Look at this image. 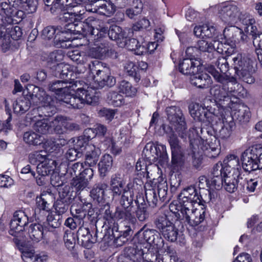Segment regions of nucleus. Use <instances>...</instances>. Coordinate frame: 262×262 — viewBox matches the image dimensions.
<instances>
[{
    "label": "nucleus",
    "mask_w": 262,
    "mask_h": 262,
    "mask_svg": "<svg viewBox=\"0 0 262 262\" xmlns=\"http://www.w3.org/2000/svg\"><path fill=\"white\" fill-rule=\"evenodd\" d=\"M216 65L222 74H220L213 67L209 68L208 71L217 82L222 84V88L214 87L211 89V93L213 95L215 101L222 107H230L229 104L231 101V98L244 97L246 94V91L237 82L234 77L226 74L229 66L226 58L223 56L219 57L216 62Z\"/></svg>",
    "instance_id": "1"
},
{
    "label": "nucleus",
    "mask_w": 262,
    "mask_h": 262,
    "mask_svg": "<svg viewBox=\"0 0 262 262\" xmlns=\"http://www.w3.org/2000/svg\"><path fill=\"white\" fill-rule=\"evenodd\" d=\"M60 18L68 23L63 29L57 27L55 35V43L62 48L69 47L71 45L69 42L75 38L73 36L75 31L84 36L89 37L91 40H99L105 36L107 32V29L102 23L95 19L93 17H89L84 21L77 24H74V22L80 19L68 20L63 18V15Z\"/></svg>",
    "instance_id": "2"
},
{
    "label": "nucleus",
    "mask_w": 262,
    "mask_h": 262,
    "mask_svg": "<svg viewBox=\"0 0 262 262\" xmlns=\"http://www.w3.org/2000/svg\"><path fill=\"white\" fill-rule=\"evenodd\" d=\"M71 83L67 79L56 80L49 84V89L57 95V100L61 104H66L69 108H80L85 104H93L98 101L99 96L95 89L91 87L78 88L72 94L74 89Z\"/></svg>",
    "instance_id": "3"
},
{
    "label": "nucleus",
    "mask_w": 262,
    "mask_h": 262,
    "mask_svg": "<svg viewBox=\"0 0 262 262\" xmlns=\"http://www.w3.org/2000/svg\"><path fill=\"white\" fill-rule=\"evenodd\" d=\"M199 123L190 128L188 133L190 147L194 155L204 152L210 158L216 157L219 154V142L214 136L208 135L205 139Z\"/></svg>",
    "instance_id": "4"
},
{
    "label": "nucleus",
    "mask_w": 262,
    "mask_h": 262,
    "mask_svg": "<svg viewBox=\"0 0 262 262\" xmlns=\"http://www.w3.org/2000/svg\"><path fill=\"white\" fill-rule=\"evenodd\" d=\"M210 9L228 25L231 26L240 21L246 27L255 23V20L251 16L246 13H242L236 5L229 3L216 5L211 7Z\"/></svg>",
    "instance_id": "5"
},
{
    "label": "nucleus",
    "mask_w": 262,
    "mask_h": 262,
    "mask_svg": "<svg viewBox=\"0 0 262 262\" xmlns=\"http://www.w3.org/2000/svg\"><path fill=\"white\" fill-rule=\"evenodd\" d=\"M180 203L184 205L181 211L186 213L187 217H191V223H201L205 217L203 209L199 210L194 208V204L200 203V196L194 187L190 186L184 189L179 195Z\"/></svg>",
    "instance_id": "6"
},
{
    "label": "nucleus",
    "mask_w": 262,
    "mask_h": 262,
    "mask_svg": "<svg viewBox=\"0 0 262 262\" xmlns=\"http://www.w3.org/2000/svg\"><path fill=\"white\" fill-rule=\"evenodd\" d=\"M241 166L238 157L235 155L227 156L224 160V188L228 192H233L236 189L240 176Z\"/></svg>",
    "instance_id": "7"
},
{
    "label": "nucleus",
    "mask_w": 262,
    "mask_h": 262,
    "mask_svg": "<svg viewBox=\"0 0 262 262\" xmlns=\"http://www.w3.org/2000/svg\"><path fill=\"white\" fill-rule=\"evenodd\" d=\"M33 88L31 98L33 103L39 105L38 107L33 110L34 114L37 112H42L45 116H50L56 112L55 101L51 97L46 95L42 89L33 85H29L27 89L30 90Z\"/></svg>",
    "instance_id": "8"
},
{
    "label": "nucleus",
    "mask_w": 262,
    "mask_h": 262,
    "mask_svg": "<svg viewBox=\"0 0 262 262\" xmlns=\"http://www.w3.org/2000/svg\"><path fill=\"white\" fill-rule=\"evenodd\" d=\"M241 161L243 169L252 171L262 168V147L252 146L246 149L242 154Z\"/></svg>",
    "instance_id": "9"
},
{
    "label": "nucleus",
    "mask_w": 262,
    "mask_h": 262,
    "mask_svg": "<svg viewBox=\"0 0 262 262\" xmlns=\"http://www.w3.org/2000/svg\"><path fill=\"white\" fill-rule=\"evenodd\" d=\"M235 73L239 79L247 83H253L254 78L252 76V61L248 57L238 54L232 58Z\"/></svg>",
    "instance_id": "10"
},
{
    "label": "nucleus",
    "mask_w": 262,
    "mask_h": 262,
    "mask_svg": "<svg viewBox=\"0 0 262 262\" xmlns=\"http://www.w3.org/2000/svg\"><path fill=\"white\" fill-rule=\"evenodd\" d=\"M151 253L144 252L141 243L134 244L124 249L123 253L119 257L118 262H151Z\"/></svg>",
    "instance_id": "11"
},
{
    "label": "nucleus",
    "mask_w": 262,
    "mask_h": 262,
    "mask_svg": "<svg viewBox=\"0 0 262 262\" xmlns=\"http://www.w3.org/2000/svg\"><path fill=\"white\" fill-rule=\"evenodd\" d=\"M143 154L149 161L157 162L161 166H164L168 163V155L166 147L163 144H157L148 143L145 145Z\"/></svg>",
    "instance_id": "12"
},
{
    "label": "nucleus",
    "mask_w": 262,
    "mask_h": 262,
    "mask_svg": "<svg viewBox=\"0 0 262 262\" xmlns=\"http://www.w3.org/2000/svg\"><path fill=\"white\" fill-rule=\"evenodd\" d=\"M166 112L172 129H175L181 138H185L186 123L182 111L176 106H171L167 107Z\"/></svg>",
    "instance_id": "13"
},
{
    "label": "nucleus",
    "mask_w": 262,
    "mask_h": 262,
    "mask_svg": "<svg viewBox=\"0 0 262 262\" xmlns=\"http://www.w3.org/2000/svg\"><path fill=\"white\" fill-rule=\"evenodd\" d=\"M155 224L157 228L166 239L171 242L177 240L178 230L170 221L168 216L163 215L159 216Z\"/></svg>",
    "instance_id": "14"
},
{
    "label": "nucleus",
    "mask_w": 262,
    "mask_h": 262,
    "mask_svg": "<svg viewBox=\"0 0 262 262\" xmlns=\"http://www.w3.org/2000/svg\"><path fill=\"white\" fill-rule=\"evenodd\" d=\"M95 71L96 74L94 76V80L99 86H112L115 84L116 79L111 75L110 70L105 63L96 61Z\"/></svg>",
    "instance_id": "15"
},
{
    "label": "nucleus",
    "mask_w": 262,
    "mask_h": 262,
    "mask_svg": "<svg viewBox=\"0 0 262 262\" xmlns=\"http://www.w3.org/2000/svg\"><path fill=\"white\" fill-rule=\"evenodd\" d=\"M95 19V18H94ZM96 20H97L96 19ZM98 20L100 21L102 23L103 26L106 28L107 29V32L105 34V36H104L103 37L100 38L99 40H93L95 42H99L102 40V39L105 37L106 36V34H108L109 37L113 40H115L116 41L118 45L121 48L125 47V37L126 36L128 33H132L131 30L129 28H126L123 31L122 30V28L120 27L114 25L110 27V30L108 31V28L106 27L104 23L100 20L98 19Z\"/></svg>",
    "instance_id": "16"
},
{
    "label": "nucleus",
    "mask_w": 262,
    "mask_h": 262,
    "mask_svg": "<svg viewBox=\"0 0 262 262\" xmlns=\"http://www.w3.org/2000/svg\"><path fill=\"white\" fill-rule=\"evenodd\" d=\"M28 222V217L24 211L18 210L15 212L10 223L9 233L13 236H16L17 233L24 230L25 226Z\"/></svg>",
    "instance_id": "17"
},
{
    "label": "nucleus",
    "mask_w": 262,
    "mask_h": 262,
    "mask_svg": "<svg viewBox=\"0 0 262 262\" xmlns=\"http://www.w3.org/2000/svg\"><path fill=\"white\" fill-rule=\"evenodd\" d=\"M168 141L171 149L172 164L176 166L181 165L184 160L183 149L180 145L176 135L173 132L169 135Z\"/></svg>",
    "instance_id": "18"
},
{
    "label": "nucleus",
    "mask_w": 262,
    "mask_h": 262,
    "mask_svg": "<svg viewBox=\"0 0 262 262\" xmlns=\"http://www.w3.org/2000/svg\"><path fill=\"white\" fill-rule=\"evenodd\" d=\"M71 211L74 215V218H68L65 222L64 225L73 230L76 228L78 225H80L81 223H83V220L87 214V211L81 206L76 207L75 205L72 206Z\"/></svg>",
    "instance_id": "19"
},
{
    "label": "nucleus",
    "mask_w": 262,
    "mask_h": 262,
    "mask_svg": "<svg viewBox=\"0 0 262 262\" xmlns=\"http://www.w3.org/2000/svg\"><path fill=\"white\" fill-rule=\"evenodd\" d=\"M254 24L245 27L244 30L252 37L253 45L256 49L257 58L262 67V34L258 33L257 28Z\"/></svg>",
    "instance_id": "20"
},
{
    "label": "nucleus",
    "mask_w": 262,
    "mask_h": 262,
    "mask_svg": "<svg viewBox=\"0 0 262 262\" xmlns=\"http://www.w3.org/2000/svg\"><path fill=\"white\" fill-rule=\"evenodd\" d=\"M53 196L51 192H43L39 196L36 197L37 208L35 210V214L39 211L42 213H49L51 210V204L53 202Z\"/></svg>",
    "instance_id": "21"
},
{
    "label": "nucleus",
    "mask_w": 262,
    "mask_h": 262,
    "mask_svg": "<svg viewBox=\"0 0 262 262\" xmlns=\"http://www.w3.org/2000/svg\"><path fill=\"white\" fill-rule=\"evenodd\" d=\"M223 165L218 163L213 167L210 180V189H220L224 182Z\"/></svg>",
    "instance_id": "22"
},
{
    "label": "nucleus",
    "mask_w": 262,
    "mask_h": 262,
    "mask_svg": "<svg viewBox=\"0 0 262 262\" xmlns=\"http://www.w3.org/2000/svg\"><path fill=\"white\" fill-rule=\"evenodd\" d=\"M51 70L54 76L61 79L74 80L76 77L71 67L63 62L57 63L56 66L52 67Z\"/></svg>",
    "instance_id": "23"
},
{
    "label": "nucleus",
    "mask_w": 262,
    "mask_h": 262,
    "mask_svg": "<svg viewBox=\"0 0 262 262\" xmlns=\"http://www.w3.org/2000/svg\"><path fill=\"white\" fill-rule=\"evenodd\" d=\"M21 257L24 262H46L48 255L45 252L36 253L33 249H23Z\"/></svg>",
    "instance_id": "24"
},
{
    "label": "nucleus",
    "mask_w": 262,
    "mask_h": 262,
    "mask_svg": "<svg viewBox=\"0 0 262 262\" xmlns=\"http://www.w3.org/2000/svg\"><path fill=\"white\" fill-rule=\"evenodd\" d=\"M144 226L138 232V234L143 238L145 242L150 245L154 244L158 246L163 240L160 237L159 234L155 229H145Z\"/></svg>",
    "instance_id": "25"
},
{
    "label": "nucleus",
    "mask_w": 262,
    "mask_h": 262,
    "mask_svg": "<svg viewBox=\"0 0 262 262\" xmlns=\"http://www.w3.org/2000/svg\"><path fill=\"white\" fill-rule=\"evenodd\" d=\"M190 76L191 83L198 88H205L209 86L211 83L210 77L207 73L200 72V70Z\"/></svg>",
    "instance_id": "26"
},
{
    "label": "nucleus",
    "mask_w": 262,
    "mask_h": 262,
    "mask_svg": "<svg viewBox=\"0 0 262 262\" xmlns=\"http://www.w3.org/2000/svg\"><path fill=\"white\" fill-rule=\"evenodd\" d=\"M207 111V108L198 104L193 105L192 106L189 107V112L191 116L194 120L199 121H204L205 119H207L208 121H210L209 119L210 117L209 115L214 113V112H211L210 110H209L208 113Z\"/></svg>",
    "instance_id": "27"
},
{
    "label": "nucleus",
    "mask_w": 262,
    "mask_h": 262,
    "mask_svg": "<svg viewBox=\"0 0 262 262\" xmlns=\"http://www.w3.org/2000/svg\"><path fill=\"white\" fill-rule=\"evenodd\" d=\"M193 32L195 36L199 37L211 38L217 36L215 27L210 24L196 26L194 28Z\"/></svg>",
    "instance_id": "28"
},
{
    "label": "nucleus",
    "mask_w": 262,
    "mask_h": 262,
    "mask_svg": "<svg viewBox=\"0 0 262 262\" xmlns=\"http://www.w3.org/2000/svg\"><path fill=\"white\" fill-rule=\"evenodd\" d=\"M85 151V162L90 166L95 165L101 154V150L99 147H96L93 144H90L84 147Z\"/></svg>",
    "instance_id": "29"
},
{
    "label": "nucleus",
    "mask_w": 262,
    "mask_h": 262,
    "mask_svg": "<svg viewBox=\"0 0 262 262\" xmlns=\"http://www.w3.org/2000/svg\"><path fill=\"white\" fill-rule=\"evenodd\" d=\"M202 67L190 59H184L179 64L180 71L184 75H191L201 70Z\"/></svg>",
    "instance_id": "30"
},
{
    "label": "nucleus",
    "mask_w": 262,
    "mask_h": 262,
    "mask_svg": "<svg viewBox=\"0 0 262 262\" xmlns=\"http://www.w3.org/2000/svg\"><path fill=\"white\" fill-rule=\"evenodd\" d=\"M234 108L232 112L234 118L240 122L248 121L250 114L249 108L247 106L243 104H236L234 105Z\"/></svg>",
    "instance_id": "31"
},
{
    "label": "nucleus",
    "mask_w": 262,
    "mask_h": 262,
    "mask_svg": "<svg viewBox=\"0 0 262 262\" xmlns=\"http://www.w3.org/2000/svg\"><path fill=\"white\" fill-rule=\"evenodd\" d=\"M23 5V0H8L7 2H2L0 6L3 13L7 16H11L15 12L20 9Z\"/></svg>",
    "instance_id": "32"
},
{
    "label": "nucleus",
    "mask_w": 262,
    "mask_h": 262,
    "mask_svg": "<svg viewBox=\"0 0 262 262\" xmlns=\"http://www.w3.org/2000/svg\"><path fill=\"white\" fill-rule=\"evenodd\" d=\"M184 205L182 204L179 201V204L177 203H174L172 202L169 205V209L170 211L173 213L180 220H185L190 225L192 226H195L199 224L200 223H195L194 221V223H191V221H193L191 220V217H187V214L184 213L181 211L182 209L184 208Z\"/></svg>",
    "instance_id": "33"
},
{
    "label": "nucleus",
    "mask_w": 262,
    "mask_h": 262,
    "mask_svg": "<svg viewBox=\"0 0 262 262\" xmlns=\"http://www.w3.org/2000/svg\"><path fill=\"white\" fill-rule=\"evenodd\" d=\"M124 184L120 174H115L112 176L110 185L114 197L119 196L123 193V189L125 188L124 187Z\"/></svg>",
    "instance_id": "34"
},
{
    "label": "nucleus",
    "mask_w": 262,
    "mask_h": 262,
    "mask_svg": "<svg viewBox=\"0 0 262 262\" xmlns=\"http://www.w3.org/2000/svg\"><path fill=\"white\" fill-rule=\"evenodd\" d=\"M114 222L120 220L128 221L134 224L136 222V218L132 213L131 208L123 207V208H117L114 213Z\"/></svg>",
    "instance_id": "35"
},
{
    "label": "nucleus",
    "mask_w": 262,
    "mask_h": 262,
    "mask_svg": "<svg viewBox=\"0 0 262 262\" xmlns=\"http://www.w3.org/2000/svg\"><path fill=\"white\" fill-rule=\"evenodd\" d=\"M56 165L57 163L55 160L48 159L37 165V173L39 175L48 176L54 171Z\"/></svg>",
    "instance_id": "36"
},
{
    "label": "nucleus",
    "mask_w": 262,
    "mask_h": 262,
    "mask_svg": "<svg viewBox=\"0 0 262 262\" xmlns=\"http://www.w3.org/2000/svg\"><path fill=\"white\" fill-rule=\"evenodd\" d=\"M113 163V158L109 154H105L102 156L98 163V170L101 177H105L111 170Z\"/></svg>",
    "instance_id": "37"
},
{
    "label": "nucleus",
    "mask_w": 262,
    "mask_h": 262,
    "mask_svg": "<svg viewBox=\"0 0 262 262\" xmlns=\"http://www.w3.org/2000/svg\"><path fill=\"white\" fill-rule=\"evenodd\" d=\"M90 6L85 7L86 11L89 12H95L101 15L107 16H111L115 11L114 6L106 2L103 3L99 6H97L93 8H90Z\"/></svg>",
    "instance_id": "38"
},
{
    "label": "nucleus",
    "mask_w": 262,
    "mask_h": 262,
    "mask_svg": "<svg viewBox=\"0 0 262 262\" xmlns=\"http://www.w3.org/2000/svg\"><path fill=\"white\" fill-rule=\"evenodd\" d=\"M130 33L127 34L125 37V46L128 50L134 51L137 55L143 54L146 51V49L143 43H139L138 40L135 38L127 39Z\"/></svg>",
    "instance_id": "39"
},
{
    "label": "nucleus",
    "mask_w": 262,
    "mask_h": 262,
    "mask_svg": "<svg viewBox=\"0 0 262 262\" xmlns=\"http://www.w3.org/2000/svg\"><path fill=\"white\" fill-rule=\"evenodd\" d=\"M30 101L24 96L17 98L13 103L14 112L17 114H24L29 110Z\"/></svg>",
    "instance_id": "40"
},
{
    "label": "nucleus",
    "mask_w": 262,
    "mask_h": 262,
    "mask_svg": "<svg viewBox=\"0 0 262 262\" xmlns=\"http://www.w3.org/2000/svg\"><path fill=\"white\" fill-rule=\"evenodd\" d=\"M43 227L39 224H31L29 228L30 238L34 242H38L43 237Z\"/></svg>",
    "instance_id": "41"
},
{
    "label": "nucleus",
    "mask_w": 262,
    "mask_h": 262,
    "mask_svg": "<svg viewBox=\"0 0 262 262\" xmlns=\"http://www.w3.org/2000/svg\"><path fill=\"white\" fill-rule=\"evenodd\" d=\"M118 90L119 93L126 97H132L136 95L137 90L132 84L126 80H122L118 84Z\"/></svg>",
    "instance_id": "42"
},
{
    "label": "nucleus",
    "mask_w": 262,
    "mask_h": 262,
    "mask_svg": "<svg viewBox=\"0 0 262 262\" xmlns=\"http://www.w3.org/2000/svg\"><path fill=\"white\" fill-rule=\"evenodd\" d=\"M34 129L41 134L53 132L52 125L50 124V119L49 118H43L37 121L34 125Z\"/></svg>",
    "instance_id": "43"
},
{
    "label": "nucleus",
    "mask_w": 262,
    "mask_h": 262,
    "mask_svg": "<svg viewBox=\"0 0 262 262\" xmlns=\"http://www.w3.org/2000/svg\"><path fill=\"white\" fill-rule=\"evenodd\" d=\"M24 141L29 145H37L42 143L43 138L32 131L26 132L24 135Z\"/></svg>",
    "instance_id": "44"
},
{
    "label": "nucleus",
    "mask_w": 262,
    "mask_h": 262,
    "mask_svg": "<svg viewBox=\"0 0 262 262\" xmlns=\"http://www.w3.org/2000/svg\"><path fill=\"white\" fill-rule=\"evenodd\" d=\"M107 188V185L105 183L99 184L91 191V196L94 200L100 202L105 199L104 192Z\"/></svg>",
    "instance_id": "45"
},
{
    "label": "nucleus",
    "mask_w": 262,
    "mask_h": 262,
    "mask_svg": "<svg viewBox=\"0 0 262 262\" xmlns=\"http://www.w3.org/2000/svg\"><path fill=\"white\" fill-rule=\"evenodd\" d=\"M124 71L128 75L134 78L136 82L140 80V70L138 66L132 61H127L124 65Z\"/></svg>",
    "instance_id": "46"
},
{
    "label": "nucleus",
    "mask_w": 262,
    "mask_h": 262,
    "mask_svg": "<svg viewBox=\"0 0 262 262\" xmlns=\"http://www.w3.org/2000/svg\"><path fill=\"white\" fill-rule=\"evenodd\" d=\"M63 58V55L61 50L54 51L50 53L47 59L48 66L52 70V67L60 63Z\"/></svg>",
    "instance_id": "47"
},
{
    "label": "nucleus",
    "mask_w": 262,
    "mask_h": 262,
    "mask_svg": "<svg viewBox=\"0 0 262 262\" xmlns=\"http://www.w3.org/2000/svg\"><path fill=\"white\" fill-rule=\"evenodd\" d=\"M134 7L133 8L127 9L125 14L129 18L133 19L140 14L143 9V5L141 0H135L133 2Z\"/></svg>",
    "instance_id": "48"
},
{
    "label": "nucleus",
    "mask_w": 262,
    "mask_h": 262,
    "mask_svg": "<svg viewBox=\"0 0 262 262\" xmlns=\"http://www.w3.org/2000/svg\"><path fill=\"white\" fill-rule=\"evenodd\" d=\"M68 56L77 64H84L88 61L89 59V57L84 53H81L78 50L69 52Z\"/></svg>",
    "instance_id": "49"
},
{
    "label": "nucleus",
    "mask_w": 262,
    "mask_h": 262,
    "mask_svg": "<svg viewBox=\"0 0 262 262\" xmlns=\"http://www.w3.org/2000/svg\"><path fill=\"white\" fill-rule=\"evenodd\" d=\"M77 235L84 244L94 243L96 241V239L92 237L89 229L87 228L80 227L77 231Z\"/></svg>",
    "instance_id": "50"
},
{
    "label": "nucleus",
    "mask_w": 262,
    "mask_h": 262,
    "mask_svg": "<svg viewBox=\"0 0 262 262\" xmlns=\"http://www.w3.org/2000/svg\"><path fill=\"white\" fill-rule=\"evenodd\" d=\"M107 100L110 104L114 106H120L124 103L123 96L116 92H110L107 95Z\"/></svg>",
    "instance_id": "51"
},
{
    "label": "nucleus",
    "mask_w": 262,
    "mask_h": 262,
    "mask_svg": "<svg viewBox=\"0 0 262 262\" xmlns=\"http://www.w3.org/2000/svg\"><path fill=\"white\" fill-rule=\"evenodd\" d=\"M133 194L130 190L128 186H126L124 189L121 196V204L123 207L131 208L130 206L133 203Z\"/></svg>",
    "instance_id": "52"
},
{
    "label": "nucleus",
    "mask_w": 262,
    "mask_h": 262,
    "mask_svg": "<svg viewBox=\"0 0 262 262\" xmlns=\"http://www.w3.org/2000/svg\"><path fill=\"white\" fill-rule=\"evenodd\" d=\"M64 118L62 116H58L54 120L50 119V124L52 125L53 132L57 134H61L64 131Z\"/></svg>",
    "instance_id": "53"
},
{
    "label": "nucleus",
    "mask_w": 262,
    "mask_h": 262,
    "mask_svg": "<svg viewBox=\"0 0 262 262\" xmlns=\"http://www.w3.org/2000/svg\"><path fill=\"white\" fill-rule=\"evenodd\" d=\"M234 125V122L231 121L228 123H224L223 126L219 131V137L223 140L228 139L231 136Z\"/></svg>",
    "instance_id": "54"
},
{
    "label": "nucleus",
    "mask_w": 262,
    "mask_h": 262,
    "mask_svg": "<svg viewBox=\"0 0 262 262\" xmlns=\"http://www.w3.org/2000/svg\"><path fill=\"white\" fill-rule=\"evenodd\" d=\"M150 168L154 169L155 171H156L159 169V166L156 164H150L147 166L143 159H139L136 163V170L137 171H141L145 169L146 171L147 176L149 178H150L149 173L150 171H151Z\"/></svg>",
    "instance_id": "55"
},
{
    "label": "nucleus",
    "mask_w": 262,
    "mask_h": 262,
    "mask_svg": "<svg viewBox=\"0 0 262 262\" xmlns=\"http://www.w3.org/2000/svg\"><path fill=\"white\" fill-rule=\"evenodd\" d=\"M45 151H35L29 155V159L30 163L36 164L37 162L40 163L45 161L47 159Z\"/></svg>",
    "instance_id": "56"
},
{
    "label": "nucleus",
    "mask_w": 262,
    "mask_h": 262,
    "mask_svg": "<svg viewBox=\"0 0 262 262\" xmlns=\"http://www.w3.org/2000/svg\"><path fill=\"white\" fill-rule=\"evenodd\" d=\"M57 28L48 26L42 31L41 37L45 40H51L55 41V35L56 34Z\"/></svg>",
    "instance_id": "57"
},
{
    "label": "nucleus",
    "mask_w": 262,
    "mask_h": 262,
    "mask_svg": "<svg viewBox=\"0 0 262 262\" xmlns=\"http://www.w3.org/2000/svg\"><path fill=\"white\" fill-rule=\"evenodd\" d=\"M44 148L47 152L52 153L54 151L57 152L59 150L60 146L59 144L57 142V141L51 139L47 140L44 143Z\"/></svg>",
    "instance_id": "58"
},
{
    "label": "nucleus",
    "mask_w": 262,
    "mask_h": 262,
    "mask_svg": "<svg viewBox=\"0 0 262 262\" xmlns=\"http://www.w3.org/2000/svg\"><path fill=\"white\" fill-rule=\"evenodd\" d=\"M197 48L202 52H211L214 49L213 42L205 40H200L198 42Z\"/></svg>",
    "instance_id": "59"
},
{
    "label": "nucleus",
    "mask_w": 262,
    "mask_h": 262,
    "mask_svg": "<svg viewBox=\"0 0 262 262\" xmlns=\"http://www.w3.org/2000/svg\"><path fill=\"white\" fill-rule=\"evenodd\" d=\"M145 196L150 206L153 207L157 206L158 200L156 196V193L154 190L149 189L146 190Z\"/></svg>",
    "instance_id": "60"
},
{
    "label": "nucleus",
    "mask_w": 262,
    "mask_h": 262,
    "mask_svg": "<svg viewBox=\"0 0 262 262\" xmlns=\"http://www.w3.org/2000/svg\"><path fill=\"white\" fill-rule=\"evenodd\" d=\"M136 215L139 221H145L148 217L146 208L142 205L139 206L136 211Z\"/></svg>",
    "instance_id": "61"
},
{
    "label": "nucleus",
    "mask_w": 262,
    "mask_h": 262,
    "mask_svg": "<svg viewBox=\"0 0 262 262\" xmlns=\"http://www.w3.org/2000/svg\"><path fill=\"white\" fill-rule=\"evenodd\" d=\"M89 182L82 178L81 176L77 178H73L72 185L79 190H83L88 185Z\"/></svg>",
    "instance_id": "62"
},
{
    "label": "nucleus",
    "mask_w": 262,
    "mask_h": 262,
    "mask_svg": "<svg viewBox=\"0 0 262 262\" xmlns=\"http://www.w3.org/2000/svg\"><path fill=\"white\" fill-rule=\"evenodd\" d=\"M55 208L58 214L60 215L67 211L68 209V204L63 200H58L55 204Z\"/></svg>",
    "instance_id": "63"
},
{
    "label": "nucleus",
    "mask_w": 262,
    "mask_h": 262,
    "mask_svg": "<svg viewBox=\"0 0 262 262\" xmlns=\"http://www.w3.org/2000/svg\"><path fill=\"white\" fill-rule=\"evenodd\" d=\"M47 221L49 225L53 228H57L60 225V215H55L52 213H48Z\"/></svg>",
    "instance_id": "64"
}]
</instances>
